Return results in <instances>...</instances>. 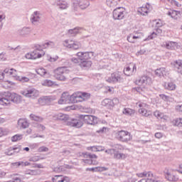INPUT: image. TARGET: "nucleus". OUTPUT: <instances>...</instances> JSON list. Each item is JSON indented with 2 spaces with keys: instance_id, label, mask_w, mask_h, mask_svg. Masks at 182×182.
Wrapping results in <instances>:
<instances>
[{
  "instance_id": "nucleus-1",
  "label": "nucleus",
  "mask_w": 182,
  "mask_h": 182,
  "mask_svg": "<svg viewBox=\"0 0 182 182\" xmlns=\"http://www.w3.org/2000/svg\"><path fill=\"white\" fill-rule=\"evenodd\" d=\"M84 123L87 124H97V117L93 115H80L79 119H73L70 122L72 127H82Z\"/></svg>"
},
{
  "instance_id": "nucleus-2",
  "label": "nucleus",
  "mask_w": 182,
  "mask_h": 182,
  "mask_svg": "<svg viewBox=\"0 0 182 182\" xmlns=\"http://www.w3.org/2000/svg\"><path fill=\"white\" fill-rule=\"evenodd\" d=\"M115 137L121 141L122 143H129V141H132L133 139V136L132 134L129 132V131L121 130L118 131L115 133Z\"/></svg>"
},
{
  "instance_id": "nucleus-3",
  "label": "nucleus",
  "mask_w": 182,
  "mask_h": 182,
  "mask_svg": "<svg viewBox=\"0 0 182 182\" xmlns=\"http://www.w3.org/2000/svg\"><path fill=\"white\" fill-rule=\"evenodd\" d=\"M82 161L85 164H89L90 166H97L99 161H97V155L90 153H83L82 154Z\"/></svg>"
},
{
  "instance_id": "nucleus-4",
  "label": "nucleus",
  "mask_w": 182,
  "mask_h": 182,
  "mask_svg": "<svg viewBox=\"0 0 182 182\" xmlns=\"http://www.w3.org/2000/svg\"><path fill=\"white\" fill-rule=\"evenodd\" d=\"M4 73L9 75V76H11V77H16V80H18V82H21V83H28V82H29L28 77L23 76H18V73L15 69L6 68L4 70Z\"/></svg>"
},
{
  "instance_id": "nucleus-5",
  "label": "nucleus",
  "mask_w": 182,
  "mask_h": 182,
  "mask_svg": "<svg viewBox=\"0 0 182 182\" xmlns=\"http://www.w3.org/2000/svg\"><path fill=\"white\" fill-rule=\"evenodd\" d=\"M136 106H138L139 109H138V112L141 116H144L145 117H149V116H151V111L149 110V105L147 103L139 101L136 103Z\"/></svg>"
},
{
  "instance_id": "nucleus-6",
  "label": "nucleus",
  "mask_w": 182,
  "mask_h": 182,
  "mask_svg": "<svg viewBox=\"0 0 182 182\" xmlns=\"http://www.w3.org/2000/svg\"><path fill=\"white\" fill-rule=\"evenodd\" d=\"M6 106H8L11 103V102H13V103H16V105H18V103H21V95L16 94V93H12L7 92H6Z\"/></svg>"
},
{
  "instance_id": "nucleus-7",
  "label": "nucleus",
  "mask_w": 182,
  "mask_h": 182,
  "mask_svg": "<svg viewBox=\"0 0 182 182\" xmlns=\"http://www.w3.org/2000/svg\"><path fill=\"white\" fill-rule=\"evenodd\" d=\"M68 67H60L54 70V77L57 80H66Z\"/></svg>"
},
{
  "instance_id": "nucleus-8",
  "label": "nucleus",
  "mask_w": 182,
  "mask_h": 182,
  "mask_svg": "<svg viewBox=\"0 0 182 182\" xmlns=\"http://www.w3.org/2000/svg\"><path fill=\"white\" fill-rule=\"evenodd\" d=\"M135 83L138 86H141L142 90H146V89H147V87L146 86H149V85H151V78H150L149 77H147V75H144L140 77L139 79L135 80Z\"/></svg>"
},
{
  "instance_id": "nucleus-9",
  "label": "nucleus",
  "mask_w": 182,
  "mask_h": 182,
  "mask_svg": "<svg viewBox=\"0 0 182 182\" xmlns=\"http://www.w3.org/2000/svg\"><path fill=\"white\" fill-rule=\"evenodd\" d=\"M42 49H43L42 46H36V49L33 52L26 54V58L35 60L42 58V53H39V51L42 50Z\"/></svg>"
},
{
  "instance_id": "nucleus-10",
  "label": "nucleus",
  "mask_w": 182,
  "mask_h": 182,
  "mask_svg": "<svg viewBox=\"0 0 182 182\" xmlns=\"http://www.w3.org/2000/svg\"><path fill=\"white\" fill-rule=\"evenodd\" d=\"M136 72H137V66L133 63L127 65L123 70V73L126 76H132Z\"/></svg>"
},
{
  "instance_id": "nucleus-11",
  "label": "nucleus",
  "mask_w": 182,
  "mask_h": 182,
  "mask_svg": "<svg viewBox=\"0 0 182 182\" xmlns=\"http://www.w3.org/2000/svg\"><path fill=\"white\" fill-rule=\"evenodd\" d=\"M116 105H119V99L117 98H114L112 100L105 99L102 102V106H104L107 109H112Z\"/></svg>"
},
{
  "instance_id": "nucleus-12",
  "label": "nucleus",
  "mask_w": 182,
  "mask_h": 182,
  "mask_svg": "<svg viewBox=\"0 0 182 182\" xmlns=\"http://www.w3.org/2000/svg\"><path fill=\"white\" fill-rule=\"evenodd\" d=\"M126 13V9L123 7H118L113 11L112 15L114 19L120 20L124 18V14Z\"/></svg>"
},
{
  "instance_id": "nucleus-13",
  "label": "nucleus",
  "mask_w": 182,
  "mask_h": 182,
  "mask_svg": "<svg viewBox=\"0 0 182 182\" xmlns=\"http://www.w3.org/2000/svg\"><path fill=\"white\" fill-rule=\"evenodd\" d=\"M42 14L41 11H34L33 14H31L30 21L33 25H39L41 22H42Z\"/></svg>"
},
{
  "instance_id": "nucleus-14",
  "label": "nucleus",
  "mask_w": 182,
  "mask_h": 182,
  "mask_svg": "<svg viewBox=\"0 0 182 182\" xmlns=\"http://www.w3.org/2000/svg\"><path fill=\"white\" fill-rule=\"evenodd\" d=\"M106 80L108 83H117V82L122 80V73L119 71L114 72Z\"/></svg>"
},
{
  "instance_id": "nucleus-15",
  "label": "nucleus",
  "mask_w": 182,
  "mask_h": 182,
  "mask_svg": "<svg viewBox=\"0 0 182 182\" xmlns=\"http://www.w3.org/2000/svg\"><path fill=\"white\" fill-rule=\"evenodd\" d=\"M21 93L23 96H25L26 97H31L32 99H35L38 95L35 88L24 90L21 91Z\"/></svg>"
},
{
  "instance_id": "nucleus-16",
  "label": "nucleus",
  "mask_w": 182,
  "mask_h": 182,
  "mask_svg": "<svg viewBox=\"0 0 182 182\" xmlns=\"http://www.w3.org/2000/svg\"><path fill=\"white\" fill-rule=\"evenodd\" d=\"M172 68L182 75V60H176L171 63Z\"/></svg>"
},
{
  "instance_id": "nucleus-17",
  "label": "nucleus",
  "mask_w": 182,
  "mask_h": 182,
  "mask_svg": "<svg viewBox=\"0 0 182 182\" xmlns=\"http://www.w3.org/2000/svg\"><path fill=\"white\" fill-rule=\"evenodd\" d=\"M164 48H166V49L176 50L178 49V43L173 41H166L164 42L162 44Z\"/></svg>"
},
{
  "instance_id": "nucleus-18",
  "label": "nucleus",
  "mask_w": 182,
  "mask_h": 182,
  "mask_svg": "<svg viewBox=\"0 0 182 182\" xmlns=\"http://www.w3.org/2000/svg\"><path fill=\"white\" fill-rule=\"evenodd\" d=\"M144 34L143 33H136V35L130 34L127 37V41L130 43H136V39H141L143 38Z\"/></svg>"
},
{
  "instance_id": "nucleus-19",
  "label": "nucleus",
  "mask_w": 182,
  "mask_h": 182,
  "mask_svg": "<svg viewBox=\"0 0 182 182\" xmlns=\"http://www.w3.org/2000/svg\"><path fill=\"white\" fill-rule=\"evenodd\" d=\"M167 15L172 18V19L177 20L181 18V11L171 9L168 11Z\"/></svg>"
},
{
  "instance_id": "nucleus-20",
  "label": "nucleus",
  "mask_w": 182,
  "mask_h": 182,
  "mask_svg": "<svg viewBox=\"0 0 182 182\" xmlns=\"http://www.w3.org/2000/svg\"><path fill=\"white\" fill-rule=\"evenodd\" d=\"M137 11L140 15H147L149 12H150V5L144 4L142 6L138 8Z\"/></svg>"
},
{
  "instance_id": "nucleus-21",
  "label": "nucleus",
  "mask_w": 182,
  "mask_h": 182,
  "mask_svg": "<svg viewBox=\"0 0 182 182\" xmlns=\"http://www.w3.org/2000/svg\"><path fill=\"white\" fill-rule=\"evenodd\" d=\"M69 103V92H63L60 99L58 100V105H65Z\"/></svg>"
},
{
  "instance_id": "nucleus-22",
  "label": "nucleus",
  "mask_w": 182,
  "mask_h": 182,
  "mask_svg": "<svg viewBox=\"0 0 182 182\" xmlns=\"http://www.w3.org/2000/svg\"><path fill=\"white\" fill-rule=\"evenodd\" d=\"M154 116H155L158 120H163L164 122L167 121L168 119L167 115L164 114V113L160 112L159 110H156L154 112Z\"/></svg>"
},
{
  "instance_id": "nucleus-23",
  "label": "nucleus",
  "mask_w": 182,
  "mask_h": 182,
  "mask_svg": "<svg viewBox=\"0 0 182 182\" xmlns=\"http://www.w3.org/2000/svg\"><path fill=\"white\" fill-rule=\"evenodd\" d=\"M18 126H19L20 129H28L29 127V122H28L27 119L20 118L18 120Z\"/></svg>"
},
{
  "instance_id": "nucleus-24",
  "label": "nucleus",
  "mask_w": 182,
  "mask_h": 182,
  "mask_svg": "<svg viewBox=\"0 0 182 182\" xmlns=\"http://www.w3.org/2000/svg\"><path fill=\"white\" fill-rule=\"evenodd\" d=\"M70 102H71L72 103H80V95L79 94V92H74L70 97Z\"/></svg>"
},
{
  "instance_id": "nucleus-25",
  "label": "nucleus",
  "mask_w": 182,
  "mask_h": 182,
  "mask_svg": "<svg viewBox=\"0 0 182 182\" xmlns=\"http://www.w3.org/2000/svg\"><path fill=\"white\" fill-rule=\"evenodd\" d=\"M77 55L78 56L80 60H81V62H83V60H89V59H90V55L89 54V52H78L77 53Z\"/></svg>"
},
{
  "instance_id": "nucleus-26",
  "label": "nucleus",
  "mask_w": 182,
  "mask_h": 182,
  "mask_svg": "<svg viewBox=\"0 0 182 182\" xmlns=\"http://www.w3.org/2000/svg\"><path fill=\"white\" fill-rule=\"evenodd\" d=\"M54 120H62L66 122L69 120V115L65 114L59 113L53 116Z\"/></svg>"
},
{
  "instance_id": "nucleus-27",
  "label": "nucleus",
  "mask_w": 182,
  "mask_h": 182,
  "mask_svg": "<svg viewBox=\"0 0 182 182\" xmlns=\"http://www.w3.org/2000/svg\"><path fill=\"white\" fill-rule=\"evenodd\" d=\"M155 75L159 77L167 76V75H168V72L166 68H160L155 70Z\"/></svg>"
},
{
  "instance_id": "nucleus-28",
  "label": "nucleus",
  "mask_w": 182,
  "mask_h": 182,
  "mask_svg": "<svg viewBox=\"0 0 182 182\" xmlns=\"http://www.w3.org/2000/svg\"><path fill=\"white\" fill-rule=\"evenodd\" d=\"M80 95V102L82 103V102H86V100H89L90 99V93L89 92H78Z\"/></svg>"
},
{
  "instance_id": "nucleus-29",
  "label": "nucleus",
  "mask_w": 182,
  "mask_h": 182,
  "mask_svg": "<svg viewBox=\"0 0 182 182\" xmlns=\"http://www.w3.org/2000/svg\"><path fill=\"white\" fill-rule=\"evenodd\" d=\"M53 182H68V177H64L62 175H55L52 178Z\"/></svg>"
},
{
  "instance_id": "nucleus-30",
  "label": "nucleus",
  "mask_w": 182,
  "mask_h": 182,
  "mask_svg": "<svg viewBox=\"0 0 182 182\" xmlns=\"http://www.w3.org/2000/svg\"><path fill=\"white\" fill-rule=\"evenodd\" d=\"M87 150L89 151H92L93 153H96L97 151H104L105 146H88Z\"/></svg>"
},
{
  "instance_id": "nucleus-31",
  "label": "nucleus",
  "mask_w": 182,
  "mask_h": 182,
  "mask_svg": "<svg viewBox=\"0 0 182 182\" xmlns=\"http://www.w3.org/2000/svg\"><path fill=\"white\" fill-rule=\"evenodd\" d=\"M75 6H79L81 9H86L89 6V1L87 0H81L79 3L74 4Z\"/></svg>"
},
{
  "instance_id": "nucleus-32",
  "label": "nucleus",
  "mask_w": 182,
  "mask_h": 182,
  "mask_svg": "<svg viewBox=\"0 0 182 182\" xmlns=\"http://www.w3.org/2000/svg\"><path fill=\"white\" fill-rule=\"evenodd\" d=\"M166 174V178L167 180H168V181H177V180H178L177 176H176L171 171H168Z\"/></svg>"
},
{
  "instance_id": "nucleus-33",
  "label": "nucleus",
  "mask_w": 182,
  "mask_h": 182,
  "mask_svg": "<svg viewBox=\"0 0 182 182\" xmlns=\"http://www.w3.org/2000/svg\"><path fill=\"white\" fill-rule=\"evenodd\" d=\"M137 177H139V178H147L149 177H153V173L151 171H144L141 173H136Z\"/></svg>"
},
{
  "instance_id": "nucleus-34",
  "label": "nucleus",
  "mask_w": 182,
  "mask_h": 182,
  "mask_svg": "<svg viewBox=\"0 0 182 182\" xmlns=\"http://www.w3.org/2000/svg\"><path fill=\"white\" fill-rule=\"evenodd\" d=\"M29 33H31V28L28 27H23L22 29L18 30V34L21 35V36H26L29 35Z\"/></svg>"
},
{
  "instance_id": "nucleus-35",
  "label": "nucleus",
  "mask_w": 182,
  "mask_h": 182,
  "mask_svg": "<svg viewBox=\"0 0 182 182\" xmlns=\"http://www.w3.org/2000/svg\"><path fill=\"white\" fill-rule=\"evenodd\" d=\"M122 113L123 114H126V116H133L136 113V110L132 108H124Z\"/></svg>"
},
{
  "instance_id": "nucleus-36",
  "label": "nucleus",
  "mask_w": 182,
  "mask_h": 182,
  "mask_svg": "<svg viewBox=\"0 0 182 182\" xmlns=\"http://www.w3.org/2000/svg\"><path fill=\"white\" fill-rule=\"evenodd\" d=\"M121 1L122 0H107V5L113 8L117 6Z\"/></svg>"
},
{
  "instance_id": "nucleus-37",
  "label": "nucleus",
  "mask_w": 182,
  "mask_h": 182,
  "mask_svg": "<svg viewBox=\"0 0 182 182\" xmlns=\"http://www.w3.org/2000/svg\"><path fill=\"white\" fill-rule=\"evenodd\" d=\"M165 89H166V90H176L177 85H176L174 82H170L165 84Z\"/></svg>"
},
{
  "instance_id": "nucleus-38",
  "label": "nucleus",
  "mask_w": 182,
  "mask_h": 182,
  "mask_svg": "<svg viewBox=\"0 0 182 182\" xmlns=\"http://www.w3.org/2000/svg\"><path fill=\"white\" fill-rule=\"evenodd\" d=\"M80 66L81 68H90V66H92V61H90L89 60L81 61Z\"/></svg>"
},
{
  "instance_id": "nucleus-39",
  "label": "nucleus",
  "mask_w": 182,
  "mask_h": 182,
  "mask_svg": "<svg viewBox=\"0 0 182 182\" xmlns=\"http://www.w3.org/2000/svg\"><path fill=\"white\" fill-rule=\"evenodd\" d=\"M31 120H34V122H43V118L42 117L36 116L33 114H30Z\"/></svg>"
},
{
  "instance_id": "nucleus-40",
  "label": "nucleus",
  "mask_w": 182,
  "mask_h": 182,
  "mask_svg": "<svg viewBox=\"0 0 182 182\" xmlns=\"http://www.w3.org/2000/svg\"><path fill=\"white\" fill-rule=\"evenodd\" d=\"M173 126L182 127V118H176L172 121Z\"/></svg>"
},
{
  "instance_id": "nucleus-41",
  "label": "nucleus",
  "mask_w": 182,
  "mask_h": 182,
  "mask_svg": "<svg viewBox=\"0 0 182 182\" xmlns=\"http://www.w3.org/2000/svg\"><path fill=\"white\" fill-rule=\"evenodd\" d=\"M57 5L59 6L60 9H66L68 8V4L63 1H57Z\"/></svg>"
},
{
  "instance_id": "nucleus-42",
  "label": "nucleus",
  "mask_w": 182,
  "mask_h": 182,
  "mask_svg": "<svg viewBox=\"0 0 182 182\" xmlns=\"http://www.w3.org/2000/svg\"><path fill=\"white\" fill-rule=\"evenodd\" d=\"M43 49H46V48H55V43L53 41L47 42L41 45Z\"/></svg>"
},
{
  "instance_id": "nucleus-43",
  "label": "nucleus",
  "mask_w": 182,
  "mask_h": 182,
  "mask_svg": "<svg viewBox=\"0 0 182 182\" xmlns=\"http://www.w3.org/2000/svg\"><path fill=\"white\" fill-rule=\"evenodd\" d=\"M42 85L43 86L50 87V86H53L55 85V82L50 80H45L43 81Z\"/></svg>"
},
{
  "instance_id": "nucleus-44",
  "label": "nucleus",
  "mask_w": 182,
  "mask_h": 182,
  "mask_svg": "<svg viewBox=\"0 0 182 182\" xmlns=\"http://www.w3.org/2000/svg\"><path fill=\"white\" fill-rule=\"evenodd\" d=\"M114 159H117V160H122L123 159H126V154L116 152L114 154Z\"/></svg>"
},
{
  "instance_id": "nucleus-45",
  "label": "nucleus",
  "mask_w": 182,
  "mask_h": 182,
  "mask_svg": "<svg viewBox=\"0 0 182 182\" xmlns=\"http://www.w3.org/2000/svg\"><path fill=\"white\" fill-rule=\"evenodd\" d=\"M70 49H73V50H76L80 48V43L77 42H74L73 43L70 44Z\"/></svg>"
},
{
  "instance_id": "nucleus-46",
  "label": "nucleus",
  "mask_w": 182,
  "mask_h": 182,
  "mask_svg": "<svg viewBox=\"0 0 182 182\" xmlns=\"http://www.w3.org/2000/svg\"><path fill=\"white\" fill-rule=\"evenodd\" d=\"M155 23V26L156 28H161V26H164V22L160 19L154 21Z\"/></svg>"
},
{
  "instance_id": "nucleus-47",
  "label": "nucleus",
  "mask_w": 182,
  "mask_h": 182,
  "mask_svg": "<svg viewBox=\"0 0 182 182\" xmlns=\"http://www.w3.org/2000/svg\"><path fill=\"white\" fill-rule=\"evenodd\" d=\"M22 140V134H16L11 137V141Z\"/></svg>"
},
{
  "instance_id": "nucleus-48",
  "label": "nucleus",
  "mask_w": 182,
  "mask_h": 182,
  "mask_svg": "<svg viewBox=\"0 0 182 182\" xmlns=\"http://www.w3.org/2000/svg\"><path fill=\"white\" fill-rule=\"evenodd\" d=\"M36 73L38 75H40V76H45L46 75V70H45L44 68H38L36 70Z\"/></svg>"
},
{
  "instance_id": "nucleus-49",
  "label": "nucleus",
  "mask_w": 182,
  "mask_h": 182,
  "mask_svg": "<svg viewBox=\"0 0 182 182\" xmlns=\"http://www.w3.org/2000/svg\"><path fill=\"white\" fill-rule=\"evenodd\" d=\"M5 100H6V92H5L4 97H0V105L6 106V101Z\"/></svg>"
},
{
  "instance_id": "nucleus-50",
  "label": "nucleus",
  "mask_w": 182,
  "mask_h": 182,
  "mask_svg": "<svg viewBox=\"0 0 182 182\" xmlns=\"http://www.w3.org/2000/svg\"><path fill=\"white\" fill-rule=\"evenodd\" d=\"M39 160H43V158H42L39 156H33L29 159V161H33L34 163L36 161H39Z\"/></svg>"
},
{
  "instance_id": "nucleus-51",
  "label": "nucleus",
  "mask_w": 182,
  "mask_h": 182,
  "mask_svg": "<svg viewBox=\"0 0 182 182\" xmlns=\"http://www.w3.org/2000/svg\"><path fill=\"white\" fill-rule=\"evenodd\" d=\"M146 182H160L159 181H157L156 179V175L153 173V176L151 177H148V178L146 179Z\"/></svg>"
},
{
  "instance_id": "nucleus-52",
  "label": "nucleus",
  "mask_w": 182,
  "mask_h": 182,
  "mask_svg": "<svg viewBox=\"0 0 182 182\" xmlns=\"http://www.w3.org/2000/svg\"><path fill=\"white\" fill-rule=\"evenodd\" d=\"M38 153H45L46 151H49V148L46 146H41L38 149Z\"/></svg>"
},
{
  "instance_id": "nucleus-53",
  "label": "nucleus",
  "mask_w": 182,
  "mask_h": 182,
  "mask_svg": "<svg viewBox=\"0 0 182 182\" xmlns=\"http://www.w3.org/2000/svg\"><path fill=\"white\" fill-rule=\"evenodd\" d=\"M159 97L161 99H162V100H164V102H168V100H170V97H168L164 94L159 95Z\"/></svg>"
},
{
  "instance_id": "nucleus-54",
  "label": "nucleus",
  "mask_w": 182,
  "mask_h": 182,
  "mask_svg": "<svg viewBox=\"0 0 182 182\" xmlns=\"http://www.w3.org/2000/svg\"><path fill=\"white\" fill-rule=\"evenodd\" d=\"M157 36H159L157 35V33H156V31H154L150 36H148L146 41H150L151 39H154V38H157Z\"/></svg>"
},
{
  "instance_id": "nucleus-55",
  "label": "nucleus",
  "mask_w": 182,
  "mask_h": 182,
  "mask_svg": "<svg viewBox=\"0 0 182 182\" xmlns=\"http://www.w3.org/2000/svg\"><path fill=\"white\" fill-rule=\"evenodd\" d=\"M11 150H13V153H14V154H16L21 151V146H14L11 149Z\"/></svg>"
},
{
  "instance_id": "nucleus-56",
  "label": "nucleus",
  "mask_w": 182,
  "mask_h": 182,
  "mask_svg": "<svg viewBox=\"0 0 182 182\" xmlns=\"http://www.w3.org/2000/svg\"><path fill=\"white\" fill-rule=\"evenodd\" d=\"M13 147H10L8 151L5 152V154H6V156H14V154H15V152H14V149H12Z\"/></svg>"
},
{
  "instance_id": "nucleus-57",
  "label": "nucleus",
  "mask_w": 182,
  "mask_h": 182,
  "mask_svg": "<svg viewBox=\"0 0 182 182\" xmlns=\"http://www.w3.org/2000/svg\"><path fill=\"white\" fill-rule=\"evenodd\" d=\"M107 170V168L102 167V166H97L95 167V171H106Z\"/></svg>"
},
{
  "instance_id": "nucleus-58",
  "label": "nucleus",
  "mask_w": 182,
  "mask_h": 182,
  "mask_svg": "<svg viewBox=\"0 0 182 182\" xmlns=\"http://www.w3.org/2000/svg\"><path fill=\"white\" fill-rule=\"evenodd\" d=\"M55 173H60V171H63V166H57L54 168L53 170Z\"/></svg>"
},
{
  "instance_id": "nucleus-59",
  "label": "nucleus",
  "mask_w": 182,
  "mask_h": 182,
  "mask_svg": "<svg viewBox=\"0 0 182 182\" xmlns=\"http://www.w3.org/2000/svg\"><path fill=\"white\" fill-rule=\"evenodd\" d=\"M14 167H19L21 166H23V161H18V162H15L12 164Z\"/></svg>"
},
{
  "instance_id": "nucleus-60",
  "label": "nucleus",
  "mask_w": 182,
  "mask_h": 182,
  "mask_svg": "<svg viewBox=\"0 0 182 182\" xmlns=\"http://www.w3.org/2000/svg\"><path fill=\"white\" fill-rule=\"evenodd\" d=\"M69 33H70L71 35H77V33H79V29L75 28L73 30H70Z\"/></svg>"
},
{
  "instance_id": "nucleus-61",
  "label": "nucleus",
  "mask_w": 182,
  "mask_h": 182,
  "mask_svg": "<svg viewBox=\"0 0 182 182\" xmlns=\"http://www.w3.org/2000/svg\"><path fill=\"white\" fill-rule=\"evenodd\" d=\"M6 131H5V129L4 128H0V137H1V136H5L6 135Z\"/></svg>"
},
{
  "instance_id": "nucleus-62",
  "label": "nucleus",
  "mask_w": 182,
  "mask_h": 182,
  "mask_svg": "<svg viewBox=\"0 0 182 182\" xmlns=\"http://www.w3.org/2000/svg\"><path fill=\"white\" fill-rule=\"evenodd\" d=\"M63 45L65 48H69V40L68 39H65V40L63 41Z\"/></svg>"
},
{
  "instance_id": "nucleus-63",
  "label": "nucleus",
  "mask_w": 182,
  "mask_h": 182,
  "mask_svg": "<svg viewBox=\"0 0 182 182\" xmlns=\"http://www.w3.org/2000/svg\"><path fill=\"white\" fill-rule=\"evenodd\" d=\"M155 137L156 139H161V137H163V134L161 132H156L155 134Z\"/></svg>"
},
{
  "instance_id": "nucleus-64",
  "label": "nucleus",
  "mask_w": 182,
  "mask_h": 182,
  "mask_svg": "<svg viewBox=\"0 0 182 182\" xmlns=\"http://www.w3.org/2000/svg\"><path fill=\"white\" fill-rule=\"evenodd\" d=\"M5 55L6 53L2 52L1 53H0V62L2 60H5Z\"/></svg>"
}]
</instances>
